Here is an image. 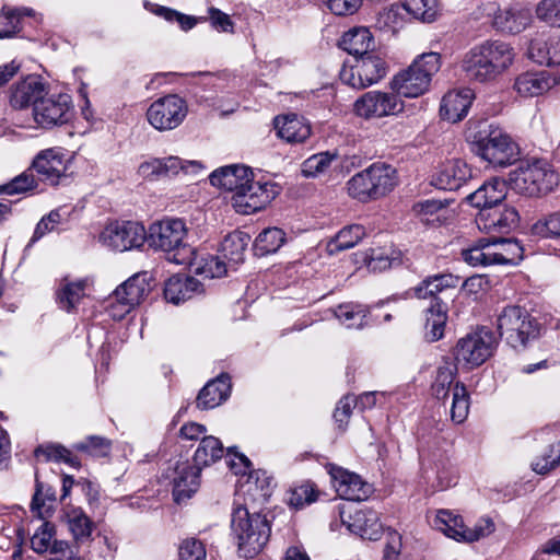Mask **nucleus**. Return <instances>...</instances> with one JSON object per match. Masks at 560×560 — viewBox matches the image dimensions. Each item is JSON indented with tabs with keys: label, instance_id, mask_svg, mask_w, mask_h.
Here are the masks:
<instances>
[{
	"label": "nucleus",
	"instance_id": "f257e3e1",
	"mask_svg": "<svg viewBox=\"0 0 560 560\" xmlns=\"http://www.w3.org/2000/svg\"><path fill=\"white\" fill-rule=\"evenodd\" d=\"M209 178L212 186L234 192L232 206L241 214H252L265 209L279 194L276 184L255 182L252 170L245 165L220 167Z\"/></svg>",
	"mask_w": 560,
	"mask_h": 560
},
{
	"label": "nucleus",
	"instance_id": "f03ea898",
	"mask_svg": "<svg viewBox=\"0 0 560 560\" xmlns=\"http://www.w3.org/2000/svg\"><path fill=\"white\" fill-rule=\"evenodd\" d=\"M466 139L471 151L493 167H506L520 159V147L501 127L488 121L469 126Z\"/></svg>",
	"mask_w": 560,
	"mask_h": 560
},
{
	"label": "nucleus",
	"instance_id": "7ed1b4c3",
	"mask_svg": "<svg viewBox=\"0 0 560 560\" xmlns=\"http://www.w3.org/2000/svg\"><path fill=\"white\" fill-rule=\"evenodd\" d=\"M231 530L238 553L246 559L257 556L267 545L271 534L270 523L260 513H250L238 504L232 511Z\"/></svg>",
	"mask_w": 560,
	"mask_h": 560
},
{
	"label": "nucleus",
	"instance_id": "20e7f679",
	"mask_svg": "<svg viewBox=\"0 0 560 560\" xmlns=\"http://www.w3.org/2000/svg\"><path fill=\"white\" fill-rule=\"evenodd\" d=\"M455 282L452 275L441 273L425 278L413 289L418 299H432L431 305L424 311V338L429 342L443 338L447 323V306L436 294L455 287Z\"/></svg>",
	"mask_w": 560,
	"mask_h": 560
},
{
	"label": "nucleus",
	"instance_id": "39448f33",
	"mask_svg": "<svg viewBox=\"0 0 560 560\" xmlns=\"http://www.w3.org/2000/svg\"><path fill=\"white\" fill-rule=\"evenodd\" d=\"M559 175L546 160L522 161L509 173L508 185L518 195L539 197L553 190Z\"/></svg>",
	"mask_w": 560,
	"mask_h": 560
},
{
	"label": "nucleus",
	"instance_id": "423d86ee",
	"mask_svg": "<svg viewBox=\"0 0 560 560\" xmlns=\"http://www.w3.org/2000/svg\"><path fill=\"white\" fill-rule=\"evenodd\" d=\"M441 68V57L438 52H424L412 63L396 73L389 88L401 97L415 98L429 91L433 75Z\"/></svg>",
	"mask_w": 560,
	"mask_h": 560
},
{
	"label": "nucleus",
	"instance_id": "0eeeda50",
	"mask_svg": "<svg viewBox=\"0 0 560 560\" xmlns=\"http://www.w3.org/2000/svg\"><path fill=\"white\" fill-rule=\"evenodd\" d=\"M522 252L521 245L512 238L489 236L463 250L462 257L472 267H487L515 264L522 258Z\"/></svg>",
	"mask_w": 560,
	"mask_h": 560
},
{
	"label": "nucleus",
	"instance_id": "6e6552de",
	"mask_svg": "<svg viewBox=\"0 0 560 560\" xmlns=\"http://www.w3.org/2000/svg\"><path fill=\"white\" fill-rule=\"evenodd\" d=\"M497 329L514 349L525 347L538 336V323L528 311L518 305H509L498 314Z\"/></svg>",
	"mask_w": 560,
	"mask_h": 560
},
{
	"label": "nucleus",
	"instance_id": "1a4fd4ad",
	"mask_svg": "<svg viewBox=\"0 0 560 560\" xmlns=\"http://www.w3.org/2000/svg\"><path fill=\"white\" fill-rule=\"evenodd\" d=\"M495 346L497 339L488 328L467 334L454 348L455 364L468 370L478 368L492 355Z\"/></svg>",
	"mask_w": 560,
	"mask_h": 560
},
{
	"label": "nucleus",
	"instance_id": "9d476101",
	"mask_svg": "<svg viewBox=\"0 0 560 560\" xmlns=\"http://www.w3.org/2000/svg\"><path fill=\"white\" fill-rule=\"evenodd\" d=\"M433 525L447 537L463 542L477 541L489 536L495 529L490 517H481L472 527H467L460 516L453 515L446 510L436 513Z\"/></svg>",
	"mask_w": 560,
	"mask_h": 560
},
{
	"label": "nucleus",
	"instance_id": "9b49d317",
	"mask_svg": "<svg viewBox=\"0 0 560 560\" xmlns=\"http://www.w3.org/2000/svg\"><path fill=\"white\" fill-rule=\"evenodd\" d=\"M98 241L103 246L113 250H131L141 247L145 243L147 230L139 222L115 221L102 230Z\"/></svg>",
	"mask_w": 560,
	"mask_h": 560
},
{
	"label": "nucleus",
	"instance_id": "f8f14e48",
	"mask_svg": "<svg viewBox=\"0 0 560 560\" xmlns=\"http://www.w3.org/2000/svg\"><path fill=\"white\" fill-rule=\"evenodd\" d=\"M405 103L401 96L390 91H369L354 103V113L365 119L397 116L404 112Z\"/></svg>",
	"mask_w": 560,
	"mask_h": 560
},
{
	"label": "nucleus",
	"instance_id": "ddd939ff",
	"mask_svg": "<svg viewBox=\"0 0 560 560\" xmlns=\"http://www.w3.org/2000/svg\"><path fill=\"white\" fill-rule=\"evenodd\" d=\"M228 457L231 469L235 475H241L238 486L243 493L261 499L270 495L272 479L265 470H252L250 460L244 454L233 453L232 448H228Z\"/></svg>",
	"mask_w": 560,
	"mask_h": 560
},
{
	"label": "nucleus",
	"instance_id": "4468645a",
	"mask_svg": "<svg viewBox=\"0 0 560 560\" xmlns=\"http://www.w3.org/2000/svg\"><path fill=\"white\" fill-rule=\"evenodd\" d=\"M188 106L184 98L168 94L154 101L147 110L149 124L159 131L177 128L186 118Z\"/></svg>",
	"mask_w": 560,
	"mask_h": 560
},
{
	"label": "nucleus",
	"instance_id": "2eb2a0df",
	"mask_svg": "<svg viewBox=\"0 0 560 560\" xmlns=\"http://www.w3.org/2000/svg\"><path fill=\"white\" fill-rule=\"evenodd\" d=\"M186 235L187 228L183 220L168 219L151 224L147 231L145 242L155 249L164 252L183 249L188 254V249L191 248L185 244Z\"/></svg>",
	"mask_w": 560,
	"mask_h": 560
},
{
	"label": "nucleus",
	"instance_id": "dca6fc26",
	"mask_svg": "<svg viewBox=\"0 0 560 560\" xmlns=\"http://www.w3.org/2000/svg\"><path fill=\"white\" fill-rule=\"evenodd\" d=\"M70 163L66 150L55 147L39 151L33 160L32 167L44 183L57 186L68 179Z\"/></svg>",
	"mask_w": 560,
	"mask_h": 560
},
{
	"label": "nucleus",
	"instance_id": "f3484780",
	"mask_svg": "<svg viewBox=\"0 0 560 560\" xmlns=\"http://www.w3.org/2000/svg\"><path fill=\"white\" fill-rule=\"evenodd\" d=\"M35 122L42 128L63 125L71 118V101L67 94L45 96L33 108Z\"/></svg>",
	"mask_w": 560,
	"mask_h": 560
},
{
	"label": "nucleus",
	"instance_id": "a211bd4d",
	"mask_svg": "<svg viewBox=\"0 0 560 560\" xmlns=\"http://www.w3.org/2000/svg\"><path fill=\"white\" fill-rule=\"evenodd\" d=\"M517 222L518 212L505 203L486 208L476 218L478 229L486 233H508Z\"/></svg>",
	"mask_w": 560,
	"mask_h": 560
},
{
	"label": "nucleus",
	"instance_id": "6ab92c4d",
	"mask_svg": "<svg viewBox=\"0 0 560 560\" xmlns=\"http://www.w3.org/2000/svg\"><path fill=\"white\" fill-rule=\"evenodd\" d=\"M329 475L332 479L334 488L341 499L348 501H362L369 498L371 486L362 478L349 470L338 466H330Z\"/></svg>",
	"mask_w": 560,
	"mask_h": 560
},
{
	"label": "nucleus",
	"instance_id": "aec40b11",
	"mask_svg": "<svg viewBox=\"0 0 560 560\" xmlns=\"http://www.w3.org/2000/svg\"><path fill=\"white\" fill-rule=\"evenodd\" d=\"M342 523L348 529L362 538L377 540L383 530L378 514L373 510H357L354 513L340 512Z\"/></svg>",
	"mask_w": 560,
	"mask_h": 560
},
{
	"label": "nucleus",
	"instance_id": "412c9836",
	"mask_svg": "<svg viewBox=\"0 0 560 560\" xmlns=\"http://www.w3.org/2000/svg\"><path fill=\"white\" fill-rule=\"evenodd\" d=\"M527 57L539 66H560V35L537 34L528 44Z\"/></svg>",
	"mask_w": 560,
	"mask_h": 560
},
{
	"label": "nucleus",
	"instance_id": "4be33fe9",
	"mask_svg": "<svg viewBox=\"0 0 560 560\" xmlns=\"http://www.w3.org/2000/svg\"><path fill=\"white\" fill-rule=\"evenodd\" d=\"M559 77L548 71L524 72L516 77L514 90L522 97H535L559 84Z\"/></svg>",
	"mask_w": 560,
	"mask_h": 560
},
{
	"label": "nucleus",
	"instance_id": "5701e85b",
	"mask_svg": "<svg viewBox=\"0 0 560 560\" xmlns=\"http://www.w3.org/2000/svg\"><path fill=\"white\" fill-rule=\"evenodd\" d=\"M200 471L199 467L188 460L176 464L172 477L173 495L176 502L189 499L198 490Z\"/></svg>",
	"mask_w": 560,
	"mask_h": 560
},
{
	"label": "nucleus",
	"instance_id": "b1692460",
	"mask_svg": "<svg viewBox=\"0 0 560 560\" xmlns=\"http://www.w3.org/2000/svg\"><path fill=\"white\" fill-rule=\"evenodd\" d=\"M188 255L189 257L187 258L184 256L179 258L175 255L173 260L177 264L187 262L194 273L205 278H221L226 275L228 266L225 259L222 257L220 258L212 255L203 256L194 249H188Z\"/></svg>",
	"mask_w": 560,
	"mask_h": 560
},
{
	"label": "nucleus",
	"instance_id": "393cba45",
	"mask_svg": "<svg viewBox=\"0 0 560 560\" xmlns=\"http://www.w3.org/2000/svg\"><path fill=\"white\" fill-rule=\"evenodd\" d=\"M488 67L492 70L495 79L504 73L514 62V48L501 40H486L479 45Z\"/></svg>",
	"mask_w": 560,
	"mask_h": 560
},
{
	"label": "nucleus",
	"instance_id": "a878e982",
	"mask_svg": "<svg viewBox=\"0 0 560 560\" xmlns=\"http://www.w3.org/2000/svg\"><path fill=\"white\" fill-rule=\"evenodd\" d=\"M277 136L288 143H302L311 136V126L296 114H287L275 118Z\"/></svg>",
	"mask_w": 560,
	"mask_h": 560
},
{
	"label": "nucleus",
	"instance_id": "bb28decb",
	"mask_svg": "<svg viewBox=\"0 0 560 560\" xmlns=\"http://www.w3.org/2000/svg\"><path fill=\"white\" fill-rule=\"evenodd\" d=\"M469 178H471V170L468 164L463 160L454 159L441 165L435 182L441 189L456 190Z\"/></svg>",
	"mask_w": 560,
	"mask_h": 560
},
{
	"label": "nucleus",
	"instance_id": "cd10ccee",
	"mask_svg": "<svg viewBox=\"0 0 560 560\" xmlns=\"http://www.w3.org/2000/svg\"><path fill=\"white\" fill-rule=\"evenodd\" d=\"M474 100L470 90L451 91L446 93L441 102L440 115L443 119L457 122L466 117Z\"/></svg>",
	"mask_w": 560,
	"mask_h": 560
},
{
	"label": "nucleus",
	"instance_id": "c85d7f7f",
	"mask_svg": "<svg viewBox=\"0 0 560 560\" xmlns=\"http://www.w3.org/2000/svg\"><path fill=\"white\" fill-rule=\"evenodd\" d=\"M231 384L228 375H220L208 382L199 392L196 405L201 410L213 409L225 401L230 395Z\"/></svg>",
	"mask_w": 560,
	"mask_h": 560
},
{
	"label": "nucleus",
	"instance_id": "c756f323",
	"mask_svg": "<svg viewBox=\"0 0 560 560\" xmlns=\"http://www.w3.org/2000/svg\"><path fill=\"white\" fill-rule=\"evenodd\" d=\"M460 67L466 78L471 81L486 83L495 80L479 45L465 54Z\"/></svg>",
	"mask_w": 560,
	"mask_h": 560
},
{
	"label": "nucleus",
	"instance_id": "7c9ffc66",
	"mask_svg": "<svg viewBox=\"0 0 560 560\" xmlns=\"http://www.w3.org/2000/svg\"><path fill=\"white\" fill-rule=\"evenodd\" d=\"M504 198L505 183L498 179L483 184L467 197L471 206L480 211L503 203Z\"/></svg>",
	"mask_w": 560,
	"mask_h": 560
},
{
	"label": "nucleus",
	"instance_id": "2f4dec72",
	"mask_svg": "<svg viewBox=\"0 0 560 560\" xmlns=\"http://www.w3.org/2000/svg\"><path fill=\"white\" fill-rule=\"evenodd\" d=\"M532 22L530 11L526 8H510L495 14L494 26L505 33L523 32Z\"/></svg>",
	"mask_w": 560,
	"mask_h": 560
},
{
	"label": "nucleus",
	"instance_id": "473e14b6",
	"mask_svg": "<svg viewBox=\"0 0 560 560\" xmlns=\"http://www.w3.org/2000/svg\"><path fill=\"white\" fill-rule=\"evenodd\" d=\"M63 518L75 541L82 542L91 537L94 523L82 508L70 504L66 505L63 509Z\"/></svg>",
	"mask_w": 560,
	"mask_h": 560
},
{
	"label": "nucleus",
	"instance_id": "72a5a7b5",
	"mask_svg": "<svg viewBox=\"0 0 560 560\" xmlns=\"http://www.w3.org/2000/svg\"><path fill=\"white\" fill-rule=\"evenodd\" d=\"M44 85L36 78H28L18 83L12 91L10 103L14 108L22 109L28 105L36 106L44 97Z\"/></svg>",
	"mask_w": 560,
	"mask_h": 560
},
{
	"label": "nucleus",
	"instance_id": "f704fd0d",
	"mask_svg": "<svg viewBox=\"0 0 560 560\" xmlns=\"http://www.w3.org/2000/svg\"><path fill=\"white\" fill-rule=\"evenodd\" d=\"M180 159L168 156L164 159H151L142 162L138 167V174L149 180L179 174Z\"/></svg>",
	"mask_w": 560,
	"mask_h": 560
},
{
	"label": "nucleus",
	"instance_id": "c9c22d12",
	"mask_svg": "<svg viewBox=\"0 0 560 560\" xmlns=\"http://www.w3.org/2000/svg\"><path fill=\"white\" fill-rule=\"evenodd\" d=\"M149 280L148 272L136 273L115 290V296H120V299L136 306L151 291Z\"/></svg>",
	"mask_w": 560,
	"mask_h": 560
},
{
	"label": "nucleus",
	"instance_id": "e433bc0d",
	"mask_svg": "<svg viewBox=\"0 0 560 560\" xmlns=\"http://www.w3.org/2000/svg\"><path fill=\"white\" fill-rule=\"evenodd\" d=\"M200 283L191 277L173 276L171 277L164 288V296L166 301L173 304H179L194 296L199 292Z\"/></svg>",
	"mask_w": 560,
	"mask_h": 560
},
{
	"label": "nucleus",
	"instance_id": "4c0bfd02",
	"mask_svg": "<svg viewBox=\"0 0 560 560\" xmlns=\"http://www.w3.org/2000/svg\"><path fill=\"white\" fill-rule=\"evenodd\" d=\"M364 171L378 198L386 196L397 185V172L392 165L374 163Z\"/></svg>",
	"mask_w": 560,
	"mask_h": 560
},
{
	"label": "nucleus",
	"instance_id": "58836bf2",
	"mask_svg": "<svg viewBox=\"0 0 560 560\" xmlns=\"http://www.w3.org/2000/svg\"><path fill=\"white\" fill-rule=\"evenodd\" d=\"M250 242V236L242 231H234L226 235L221 243L222 258L229 266L234 267L244 261L245 250Z\"/></svg>",
	"mask_w": 560,
	"mask_h": 560
},
{
	"label": "nucleus",
	"instance_id": "ea45409f",
	"mask_svg": "<svg viewBox=\"0 0 560 560\" xmlns=\"http://www.w3.org/2000/svg\"><path fill=\"white\" fill-rule=\"evenodd\" d=\"M340 46L348 54L363 57L374 47V39L369 28L355 27L343 34Z\"/></svg>",
	"mask_w": 560,
	"mask_h": 560
},
{
	"label": "nucleus",
	"instance_id": "a19ab883",
	"mask_svg": "<svg viewBox=\"0 0 560 560\" xmlns=\"http://www.w3.org/2000/svg\"><path fill=\"white\" fill-rule=\"evenodd\" d=\"M357 73L361 75L364 86L377 83L387 72V65L378 55L369 54L357 58Z\"/></svg>",
	"mask_w": 560,
	"mask_h": 560
},
{
	"label": "nucleus",
	"instance_id": "79ce46f5",
	"mask_svg": "<svg viewBox=\"0 0 560 560\" xmlns=\"http://www.w3.org/2000/svg\"><path fill=\"white\" fill-rule=\"evenodd\" d=\"M32 10L26 8L2 7L0 9V39L16 37L23 30L22 19L30 15Z\"/></svg>",
	"mask_w": 560,
	"mask_h": 560
},
{
	"label": "nucleus",
	"instance_id": "37998d69",
	"mask_svg": "<svg viewBox=\"0 0 560 560\" xmlns=\"http://www.w3.org/2000/svg\"><path fill=\"white\" fill-rule=\"evenodd\" d=\"M223 445L219 439L212 435L203 436L194 455V464L202 469L222 458Z\"/></svg>",
	"mask_w": 560,
	"mask_h": 560
},
{
	"label": "nucleus",
	"instance_id": "c03bdc74",
	"mask_svg": "<svg viewBox=\"0 0 560 560\" xmlns=\"http://www.w3.org/2000/svg\"><path fill=\"white\" fill-rule=\"evenodd\" d=\"M86 285V280L65 282L57 292V303L59 307L67 312L75 310L85 296Z\"/></svg>",
	"mask_w": 560,
	"mask_h": 560
},
{
	"label": "nucleus",
	"instance_id": "a18cd8bd",
	"mask_svg": "<svg viewBox=\"0 0 560 560\" xmlns=\"http://www.w3.org/2000/svg\"><path fill=\"white\" fill-rule=\"evenodd\" d=\"M338 160L336 152H319L307 158L301 165V173L306 178H316L325 175L334 162Z\"/></svg>",
	"mask_w": 560,
	"mask_h": 560
},
{
	"label": "nucleus",
	"instance_id": "49530a36",
	"mask_svg": "<svg viewBox=\"0 0 560 560\" xmlns=\"http://www.w3.org/2000/svg\"><path fill=\"white\" fill-rule=\"evenodd\" d=\"M366 231L360 224H351L340 230L328 243L330 254L354 247L364 236Z\"/></svg>",
	"mask_w": 560,
	"mask_h": 560
},
{
	"label": "nucleus",
	"instance_id": "de8ad7c7",
	"mask_svg": "<svg viewBox=\"0 0 560 560\" xmlns=\"http://www.w3.org/2000/svg\"><path fill=\"white\" fill-rule=\"evenodd\" d=\"M285 242V233L279 228H267L255 240L256 255L266 256L276 253Z\"/></svg>",
	"mask_w": 560,
	"mask_h": 560
},
{
	"label": "nucleus",
	"instance_id": "09e8293b",
	"mask_svg": "<svg viewBox=\"0 0 560 560\" xmlns=\"http://www.w3.org/2000/svg\"><path fill=\"white\" fill-rule=\"evenodd\" d=\"M334 314L347 328H361L365 324L368 311L362 305L346 303L338 305Z\"/></svg>",
	"mask_w": 560,
	"mask_h": 560
},
{
	"label": "nucleus",
	"instance_id": "8fccbe9b",
	"mask_svg": "<svg viewBox=\"0 0 560 560\" xmlns=\"http://www.w3.org/2000/svg\"><path fill=\"white\" fill-rule=\"evenodd\" d=\"M457 365L445 360L436 371L435 380L432 384L433 395L438 399H445L448 396L451 386L454 383Z\"/></svg>",
	"mask_w": 560,
	"mask_h": 560
},
{
	"label": "nucleus",
	"instance_id": "3c124183",
	"mask_svg": "<svg viewBox=\"0 0 560 560\" xmlns=\"http://www.w3.org/2000/svg\"><path fill=\"white\" fill-rule=\"evenodd\" d=\"M373 183L365 171H361L353 175L347 183L348 194L362 202L378 199L376 192H374Z\"/></svg>",
	"mask_w": 560,
	"mask_h": 560
},
{
	"label": "nucleus",
	"instance_id": "603ef678",
	"mask_svg": "<svg viewBox=\"0 0 560 560\" xmlns=\"http://www.w3.org/2000/svg\"><path fill=\"white\" fill-rule=\"evenodd\" d=\"M408 15L402 3L392 4L378 14L377 25L380 28L396 33L404 26Z\"/></svg>",
	"mask_w": 560,
	"mask_h": 560
},
{
	"label": "nucleus",
	"instance_id": "864d4df0",
	"mask_svg": "<svg viewBox=\"0 0 560 560\" xmlns=\"http://www.w3.org/2000/svg\"><path fill=\"white\" fill-rule=\"evenodd\" d=\"M37 458L44 457L45 460L62 462L71 467L79 468L80 462L72 452L60 444L40 445L35 450Z\"/></svg>",
	"mask_w": 560,
	"mask_h": 560
},
{
	"label": "nucleus",
	"instance_id": "5fc2aeb1",
	"mask_svg": "<svg viewBox=\"0 0 560 560\" xmlns=\"http://www.w3.org/2000/svg\"><path fill=\"white\" fill-rule=\"evenodd\" d=\"M451 419L453 422L463 423L469 412V395L464 384L457 382L452 388Z\"/></svg>",
	"mask_w": 560,
	"mask_h": 560
},
{
	"label": "nucleus",
	"instance_id": "6e6d98bb",
	"mask_svg": "<svg viewBox=\"0 0 560 560\" xmlns=\"http://www.w3.org/2000/svg\"><path fill=\"white\" fill-rule=\"evenodd\" d=\"M143 5L148 11H151L152 13L162 16L167 22L177 23L183 31L191 30L197 23L194 16L186 15L184 13H180L176 10L166 7L153 4L149 1H144Z\"/></svg>",
	"mask_w": 560,
	"mask_h": 560
},
{
	"label": "nucleus",
	"instance_id": "4d7b16f0",
	"mask_svg": "<svg viewBox=\"0 0 560 560\" xmlns=\"http://www.w3.org/2000/svg\"><path fill=\"white\" fill-rule=\"evenodd\" d=\"M560 465V441L549 445L532 462V469L540 475L548 474Z\"/></svg>",
	"mask_w": 560,
	"mask_h": 560
},
{
	"label": "nucleus",
	"instance_id": "13d9d810",
	"mask_svg": "<svg viewBox=\"0 0 560 560\" xmlns=\"http://www.w3.org/2000/svg\"><path fill=\"white\" fill-rule=\"evenodd\" d=\"M404 7L410 16L423 22H431L438 14L436 0H405Z\"/></svg>",
	"mask_w": 560,
	"mask_h": 560
},
{
	"label": "nucleus",
	"instance_id": "bf43d9fd",
	"mask_svg": "<svg viewBox=\"0 0 560 560\" xmlns=\"http://www.w3.org/2000/svg\"><path fill=\"white\" fill-rule=\"evenodd\" d=\"M74 450L93 457H105L110 451V441L97 435H91L74 444Z\"/></svg>",
	"mask_w": 560,
	"mask_h": 560
},
{
	"label": "nucleus",
	"instance_id": "052dcab7",
	"mask_svg": "<svg viewBox=\"0 0 560 560\" xmlns=\"http://www.w3.org/2000/svg\"><path fill=\"white\" fill-rule=\"evenodd\" d=\"M535 12L538 20L551 27L560 28V0H540Z\"/></svg>",
	"mask_w": 560,
	"mask_h": 560
},
{
	"label": "nucleus",
	"instance_id": "680f3d73",
	"mask_svg": "<svg viewBox=\"0 0 560 560\" xmlns=\"http://www.w3.org/2000/svg\"><path fill=\"white\" fill-rule=\"evenodd\" d=\"M56 501L55 492L48 488L44 493V487L37 483L36 492L32 501V511L38 515L39 518H45L51 510L52 503Z\"/></svg>",
	"mask_w": 560,
	"mask_h": 560
},
{
	"label": "nucleus",
	"instance_id": "e2e57ef3",
	"mask_svg": "<svg viewBox=\"0 0 560 560\" xmlns=\"http://www.w3.org/2000/svg\"><path fill=\"white\" fill-rule=\"evenodd\" d=\"M397 257L390 256L382 249H370L365 254L364 262L370 271L382 272L390 268L396 261Z\"/></svg>",
	"mask_w": 560,
	"mask_h": 560
},
{
	"label": "nucleus",
	"instance_id": "0e129e2a",
	"mask_svg": "<svg viewBox=\"0 0 560 560\" xmlns=\"http://www.w3.org/2000/svg\"><path fill=\"white\" fill-rule=\"evenodd\" d=\"M37 182L34 175L30 172H24L14 177L10 183L0 187V192L7 195H15L26 192L36 188Z\"/></svg>",
	"mask_w": 560,
	"mask_h": 560
},
{
	"label": "nucleus",
	"instance_id": "69168bd1",
	"mask_svg": "<svg viewBox=\"0 0 560 560\" xmlns=\"http://www.w3.org/2000/svg\"><path fill=\"white\" fill-rule=\"evenodd\" d=\"M533 231L542 237L560 238V211L553 212L538 220L533 225Z\"/></svg>",
	"mask_w": 560,
	"mask_h": 560
},
{
	"label": "nucleus",
	"instance_id": "338daca9",
	"mask_svg": "<svg viewBox=\"0 0 560 560\" xmlns=\"http://www.w3.org/2000/svg\"><path fill=\"white\" fill-rule=\"evenodd\" d=\"M54 530L49 523H42L31 538V547L37 553L46 552L52 544Z\"/></svg>",
	"mask_w": 560,
	"mask_h": 560
},
{
	"label": "nucleus",
	"instance_id": "774afa93",
	"mask_svg": "<svg viewBox=\"0 0 560 560\" xmlns=\"http://www.w3.org/2000/svg\"><path fill=\"white\" fill-rule=\"evenodd\" d=\"M179 560H207L203 544L196 538L185 539L179 547Z\"/></svg>",
	"mask_w": 560,
	"mask_h": 560
}]
</instances>
